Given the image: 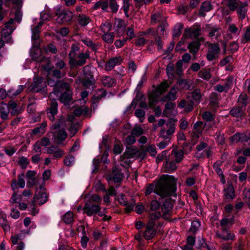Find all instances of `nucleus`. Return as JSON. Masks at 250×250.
Listing matches in <instances>:
<instances>
[{
  "label": "nucleus",
  "mask_w": 250,
  "mask_h": 250,
  "mask_svg": "<svg viewBox=\"0 0 250 250\" xmlns=\"http://www.w3.org/2000/svg\"><path fill=\"white\" fill-rule=\"evenodd\" d=\"M176 180L174 176L168 175L162 176L156 184H148L145 191V195L147 196L153 191L162 198L172 196L176 190Z\"/></svg>",
  "instance_id": "1"
},
{
  "label": "nucleus",
  "mask_w": 250,
  "mask_h": 250,
  "mask_svg": "<svg viewBox=\"0 0 250 250\" xmlns=\"http://www.w3.org/2000/svg\"><path fill=\"white\" fill-rule=\"evenodd\" d=\"M229 223V219L227 217L223 218L220 221V226L222 228L221 233L219 230H216L215 233L216 238L222 239L224 241L235 240V235L233 233L229 230V227L228 224Z\"/></svg>",
  "instance_id": "2"
},
{
  "label": "nucleus",
  "mask_w": 250,
  "mask_h": 250,
  "mask_svg": "<svg viewBox=\"0 0 250 250\" xmlns=\"http://www.w3.org/2000/svg\"><path fill=\"white\" fill-rule=\"evenodd\" d=\"M60 87L64 91L61 92L59 100L65 105H69L73 100V93L70 84L68 83L62 82Z\"/></svg>",
  "instance_id": "3"
},
{
  "label": "nucleus",
  "mask_w": 250,
  "mask_h": 250,
  "mask_svg": "<svg viewBox=\"0 0 250 250\" xmlns=\"http://www.w3.org/2000/svg\"><path fill=\"white\" fill-rule=\"evenodd\" d=\"M90 59V52L87 50L85 52H79L76 57L69 59V64L73 67H80L84 65L86 60Z\"/></svg>",
  "instance_id": "4"
},
{
  "label": "nucleus",
  "mask_w": 250,
  "mask_h": 250,
  "mask_svg": "<svg viewBox=\"0 0 250 250\" xmlns=\"http://www.w3.org/2000/svg\"><path fill=\"white\" fill-rule=\"evenodd\" d=\"M177 120L171 119L167 124L168 128L166 130L165 128H162L159 132V136L165 140H170V136L172 135L175 130V122Z\"/></svg>",
  "instance_id": "5"
},
{
  "label": "nucleus",
  "mask_w": 250,
  "mask_h": 250,
  "mask_svg": "<svg viewBox=\"0 0 250 250\" xmlns=\"http://www.w3.org/2000/svg\"><path fill=\"white\" fill-rule=\"evenodd\" d=\"M46 86L45 82L41 77H36L33 79V82L29 87L30 91L33 92H39L43 90Z\"/></svg>",
  "instance_id": "6"
},
{
  "label": "nucleus",
  "mask_w": 250,
  "mask_h": 250,
  "mask_svg": "<svg viewBox=\"0 0 250 250\" xmlns=\"http://www.w3.org/2000/svg\"><path fill=\"white\" fill-rule=\"evenodd\" d=\"M101 208L99 205L95 204L92 202H88L85 204L83 210L84 213L87 216H91L99 212Z\"/></svg>",
  "instance_id": "7"
},
{
  "label": "nucleus",
  "mask_w": 250,
  "mask_h": 250,
  "mask_svg": "<svg viewBox=\"0 0 250 250\" xmlns=\"http://www.w3.org/2000/svg\"><path fill=\"white\" fill-rule=\"evenodd\" d=\"M220 51V47L217 43H210L208 46V52L206 55L208 61H212L217 57Z\"/></svg>",
  "instance_id": "8"
},
{
  "label": "nucleus",
  "mask_w": 250,
  "mask_h": 250,
  "mask_svg": "<svg viewBox=\"0 0 250 250\" xmlns=\"http://www.w3.org/2000/svg\"><path fill=\"white\" fill-rule=\"evenodd\" d=\"M201 34V30L200 26L198 24H194L189 28L185 30L184 36L186 38H194L198 37Z\"/></svg>",
  "instance_id": "9"
},
{
  "label": "nucleus",
  "mask_w": 250,
  "mask_h": 250,
  "mask_svg": "<svg viewBox=\"0 0 250 250\" xmlns=\"http://www.w3.org/2000/svg\"><path fill=\"white\" fill-rule=\"evenodd\" d=\"M58 103L55 99L51 100L49 106L46 108L47 117L51 121L55 120V115L58 113Z\"/></svg>",
  "instance_id": "10"
},
{
  "label": "nucleus",
  "mask_w": 250,
  "mask_h": 250,
  "mask_svg": "<svg viewBox=\"0 0 250 250\" xmlns=\"http://www.w3.org/2000/svg\"><path fill=\"white\" fill-rule=\"evenodd\" d=\"M156 223L152 221H148L146 226V229L144 232V237L146 240H151L154 237L156 231L154 229Z\"/></svg>",
  "instance_id": "11"
},
{
  "label": "nucleus",
  "mask_w": 250,
  "mask_h": 250,
  "mask_svg": "<svg viewBox=\"0 0 250 250\" xmlns=\"http://www.w3.org/2000/svg\"><path fill=\"white\" fill-rule=\"evenodd\" d=\"M123 61L122 57H115L110 58L105 63L104 69L109 71L113 69L116 65H120Z\"/></svg>",
  "instance_id": "12"
},
{
  "label": "nucleus",
  "mask_w": 250,
  "mask_h": 250,
  "mask_svg": "<svg viewBox=\"0 0 250 250\" xmlns=\"http://www.w3.org/2000/svg\"><path fill=\"white\" fill-rule=\"evenodd\" d=\"M81 42L94 53H97L101 46V44L99 42H95L91 39L87 37L82 38Z\"/></svg>",
  "instance_id": "13"
},
{
  "label": "nucleus",
  "mask_w": 250,
  "mask_h": 250,
  "mask_svg": "<svg viewBox=\"0 0 250 250\" xmlns=\"http://www.w3.org/2000/svg\"><path fill=\"white\" fill-rule=\"evenodd\" d=\"M48 200V196L46 193L43 191H39L36 193L34 196L33 200L40 206L45 204Z\"/></svg>",
  "instance_id": "14"
},
{
  "label": "nucleus",
  "mask_w": 250,
  "mask_h": 250,
  "mask_svg": "<svg viewBox=\"0 0 250 250\" xmlns=\"http://www.w3.org/2000/svg\"><path fill=\"white\" fill-rule=\"evenodd\" d=\"M73 14L71 11L62 10L59 14L58 20L59 22H67L71 21Z\"/></svg>",
  "instance_id": "15"
},
{
  "label": "nucleus",
  "mask_w": 250,
  "mask_h": 250,
  "mask_svg": "<svg viewBox=\"0 0 250 250\" xmlns=\"http://www.w3.org/2000/svg\"><path fill=\"white\" fill-rule=\"evenodd\" d=\"M178 91L177 86H173L167 93L162 98V101L166 102L167 101H173L177 99L176 94Z\"/></svg>",
  "instance_id": "16"
},
{
  "label": "nucleus",
  "mask_w": 250,
  "mask_h": 250,
  "mask_svg": "<svg viewBox=\"0 0 250 250\" xmlns=\"http://www.w3.org/2000/svg\"><path fill=\"white\" fill-rule=\"evenodd\" d=\"M223 165V161L221 160L216 161L213 165V168L217 174L219 176L220 182L223 184L226 183V180L223 172L221 168V166Z\"/></svg>",
  "instance_id": "17"
},
{
  "label": "nucleus",
  "mask_w": 250,
  "mask_h": 250,
  "mask_svg": "<svg viewBox=\"0 0 250 250\" xmlns=\"http://www.w3.org/2000/svg\"><path fill=\"white\" fill-rule=\"evenodd\" d=\"M178 163L174 160L170 159L168 157L167 160L164 164V171L166 172H172L177 169Z\"/></svg>",
  "instance_id": "18"
},
{
  "label": "nucleus",
  "mask_w": 250,
  "mask_h": 250,
  "mask_svg": "<svg viewBox=\"0 0 250 250\" xmlns=\"http://www.w3.org/2000/svg\"><path fill=\"white\" fill-rule=\"evenodd\" d=\"M101 82L104 86L110 88L115 86L116 80L110 76H103L101 79Z\"/></svg>",
  "instance_id": "19"
},
{
  "label": "nucleus",
  "mask_w": 250,
  "mask_h": 250,
  "mask_svg": "<svg viewBox=\"0 0 250 250\" xmlns=\"http://www.w3.org/2000/svg\"><path fill=\"white\" fill-rule=\"evenodd\" d=\"M207 125L206 123L203 125L202 121H197L193 125V135L196 138H198L203 133L204 127Z\"/></svg>",
  "instance_id": "20"
},
{
  "label": "nucleus",
  "mask_w": 250,
  "mask_h": 250,
  "mask_svg": "<svg viewBox=\"0 0 250 250\" xmlns=\"http://www.w3.org/2000/svg\"><path fill=\"white\" fill-rule=\"evenodd\" d=\"M124 175L121 170L114 168L110 176V180H113L115 183H120L123 179Z\"/></svg>",
  "instance_id": "21"
},
{
  "label": "nucleus",
  "mask_w": 250,
  "mask_h": 250,
  "mask_svg": "<svg viewBox=\"0 0 250 250\" xmlns=\"http://www.w3.org/2000/svg\"><path fill=\"white\" fill-rule=\"evenodd\" d=\"M184 154V151L182 149H174L172 150L169 157L176 162L179 163L183 159Z\"/></svg>",
  "instance_id": "22"
},
{
  "label": "nucleus",
  "mask_w": 250,
  "mask_h": 250,
  "mask_svg": "<svg viewBox=\"0 0 250 250\" xmlns=\"http://www.w3.org/2000/svg\"><path fill=\"white\" fill-rule=\"evenodd\" d=\"M169 87V84L167 83V81H165L158 85L152 92L160 96L166 92Z\"/></svg>",
  "instance_id": "23"
},
{
  "label": "nucleus",
  "mask_w": 250,
  "mask_h": 250,
  "mask_svg": "<svg viewBox=\"0 0 250 250\" xmlns=\"http://www.w3.org/2000/svg\"><path fill=\"white\" fill-rule=\"evenodd\" d=\"M194 104V102L192 101L187 102L185 100H182L178 104V106L181 109L184 108L185 112L189 113L192 111Z\"/></svg>",
  "instance_id": "24"
},
{
  "label": "nucleus",
  "mask_w": 250,
  "mask_h": 250,
  "mask_svg": "<svg viewBox=\"0 0 250 250\" xmlns=\"http://www.w3.org/2000/svg\"><path fill=\"white\" fill-rule=\"evenodd\" d=\"M229 114L233 117L239 118L244 115L245 112L242 107L238 105L234 106L230 110Z\"/></svg>",
  "instance_id": "25"
},
{
  "label": "nucleus",
  "mask_w": 250,
  "mask_h": 250,
  "mask_svg": "<svg viewBox=\"0 0 250 250\" xmlns=\"http://www.w3.org/2000/svg\"><path fill=\"white\" fill-rule=\"evenodd\" d=\"M77 21L80 25L85 27L91 22V20L90 17L83 14H80L78 15Z\"/></svg>",
  "instance_id": "26"
},
{
  "label": "nucleus",
  "mask_w": 250,
  "mask_h": 250,
  "mask_svg": "<svg viewBox=\"0 0 250 250\" xmlns=\"http://www.w3.org/2000/svg\"><path fill=\"white\" fill-rule=\"evenodd\" d=\"M82 86L86 89H94L95 86L94 78H83L81 80Z\"/></svg>",
  "instance_id": "27"
},
{
  "label": "nucleus",
  "mask_w": 250,
  "mask_h": 250,
  "mask_svg": "<svg viewBox=\"0 0 250 250\" xmlns=\"http://www.w3.org/2000/svg\"><path fill=\"white\" fill-rule=\"evenodd\" d=\"M224 198L228 200H232L235 197V191L232 184L228 186L226 189H224Z\"/></svg>",
  "instance_id": "28"
},
{
  "label": "nucleus",
  "mask_w": 250,
  "mask_h": 250,
  "mask_svg": "<svg viewBox=\"0 0 250 250\" xmlns=\"http://www.w3.org/2000/svg\"><path fill=\"white\" fill-rule=\"evenodd\" d=\"M107 94L106 91L103 88L98 89L97 91V95L94 96L92 98L93 104H96L103 98L105 97Z\"/></svg>",
  "instance_id": "29"
},
{
  "label": "nucleus",
  "mask_w": 250,
  "mask_h": 250,
  "mask_svg": "<svg viewBox=\"0 0 250 250\" xmlns=\"http://www.w3.org/2000/svg\"><path fill=\"white\" fill-rule=\"evenodd\" d=\"M47 125L45 122H43L39 126H37L31 131V135H39L41 136L45 132V128Z\"/></svg>",
  "instance_id": "30"
},
{
  "label": "nucleus",
  "mask_w": 250,
  "mask_h": 250,
  "mask_svg": "<svg viewBox=\"0 0 250 250\" xmlns=\"http://www.w3.org/2000/svg\"><path fill=\"white\" fill-rule=\"evenodd\" d=\"M200 42L199 41H194L191 42L188 45V48L191 53L193 55L196 54L199 51L200 47Z\"/></svg>",
  "instance_id": "31"
},
{
  "label": "nucleus",
  "mask_w": 250,
  "mask_h": 250,
  "mask_svg": "<svg viewBox=\"0 0 250 250\" xmlns=\"http://www.w3.org/2000/svg\"><path fill=\"white\" fill-rule=\"evenodd\" d=\"M250 99L245 93H242L239 96L237 103L241 107H245L249 102Z\"/></svg>",
  "instance_id": "32"
},
{
  "label": "nucleus",
  "mask_w": 250,
  "mask_h": 250,
  "mask_svg": "<svg viewBox=\"0 0 250 250\" xmlns=\"http://www.w3.org/2000/svg\"><path fill=\"white\" fill-rule=\"evenodd\" d=\"M239 0H223V3L231 11H235L239 6Z\"/></svg>",
  "instance_id": "33"
},
{
  "label": "nucleus",
  "mask_w": 250,
  "mask_h": 250,
  "mask_svg": "<svg viewBox=\"0 0 250 250\" xmlns=\"http://www.w3.org/2000/svg\"><path fill=\"white\" fill-rule=\"evenodd\" d=\"M55 141L58 144L61 143L66 138L67 136V132L63 129H60L55 135Z\"/></svg>",
  "instance_id": "34"
},
{
  "label": "nucleus",
  "mask_w": 250,
  "mask_h": 250,
  "mask_svg": "<svg viewBox=\"0 0 250 250\" xmlns=\"http://www.w3.org/2000/svg\"><path fill=\"white\" fill-rule=\"evenodd\" d=\"M160 96L151 92L148 96V105L149 107L154 108L157 104L158 100Z\"/></svg>",
  "instance_id": "35"
},
{
  "label": "nucleus",
  "mask_w": 250,
  "mask_h": 250,
  "mask_svg": "<svg viewBox=\"0 0 250 250\" xmlns=\"http://www.w3.org/2000/svg\"><path fill=\"white\" fill-rule=\"evenodd\" d=\"M136 153V152L135 149L127 147L124 154L121 156V161L125 159H129L133 158Z\"/></svg>",
  "instance_id": "36"
},
{
  "label": "nucleus",
  "mask_w": 250,
  "mask_h": 250,
  "mask_svg": "<svg viewBox=\"0 0 250 250\" xmlns=\"http://www.w3.org/2000/svg\"><path fill=\"white\" fill-rule=\"evenodd\" d=\"M9 112L6 104L3 102L0 103V117L2 120H6Z\"/></svg>",
  "instance_id": "37"
},
{
  "label": "nucleus",
  "mask_w": 250,
  "mask_h": 250,
  "mask_svg": "<svg viewBox=\"0 0 250 250\" xmlns=\"http://www.w3.org/2000/svg\"><path fill=\"white\" fill-rule=\"evenodd\" d=\"M15 96L16 92H14L12 93V95L9 97V98L10 99V100L8 102L7 105V108H8L9 111L10 109L12 110L11 111V114L13 115L16 114V101L14 100V97Z\"/></svg>",
  "instance_id": "38"
},
{
  "label": "nucleus",
  "mask_w": 250,
  "mask_h": 250,
  "mask_svg": "<svg viewBox=\"0 0 250 250\" xmlns=\"http://www.w3.org/2000/svg\"><path fill=\"white\" fill-rule=\"evenodd\" d=\"M187 97L188 99L191 97L194 101H199L202 97L200 89L196 88L193 91L188 92L187 94Z\"/></svg>",
  "instance_id": "39"
},
{
  "label": "nucleus",
  "mask_w": 250,
  "mask_h": 250,
  "mask_svg": "<svg viewBox=\"0 0 250 250\" xmlns=\"http://www.w3.org/2000/svg\"><path fill=\"white\" fill-rule=\"evenodd\" d=\"M22 0H17V23H20L22 20V12L21 9L22 6Z\"/></svg>",
  "instance_id": "40"
},
{
  "label": "nucleus",
  "mask_w": 250,
  "mask_h": 250,
  "mask_svg": "<svg viewBox=\"0 0 250 250\" xmlns=\"http://www.w3.org/2000/svg\"><path fill=\"white\" fill-rule=\"evenodd\" d=\"M198 76L204 80L208 81L211 77L210 69H203L198 73Z\"/></svg>",
  "instance_id": "41"
},
{
  "label": "nucleus",
  "mask_w": 250,
  "mask_h": 250,
  "mask_svg": "<svg viewBox=\"0 0 250 250\" xmlns=\"http://www.w3.org/2000/svg\"><path fill=\"white\" fill-rule=\"evenodd\" d=\"M240 42L242 44L250 42V26L246 27L244 34L240 40Z\"/></svg>",
  "instance_id": "42"
},
{
  "label": "nucleus",
  "mask_w": 250,
  "mask_h": 250,
  "mask_svg": "<svg viewBox=\"0 0 250 250\" xmlns=\"http://www.w3.org/2000/svg\"><path fill=\"white\" fill-rule=\"evenodd\" d=\"M115 38V34L113 32L104 34L102 36L103 40L107 43H112Z\"/></svg>",
  "instance_id": "43"
},
{
  "label": "nucleus",
  "mask_w": 250,
  "mask_h": 250,
  "mask_svg": "<svg viewBox=\"0 0 250 250\" xmlns=\"http://www.w3.org/2000/svg\"><path fill=\"white\" fill-rule=\"evenodd\" d=\"M63 222L66 224H70L74 221V214L72 211H69L63 216Z\"/></svg>",
  "instance_id": "44"
},
{
  "label": "nucleus",
  "mask_w": 250,
  "mask_h": 250,
  "mask_svg": "<svg viewBox=\"0 0 250 250\" xmlns=\"http://www.w3.org/2000/svg\"><path fill=\"white\" fill-rule=\"evenodd\" d=\"M13 31V29L11 25H9L8 24H5L1 32V36L4 38L8 37L11 35Z\"/></svg>",
  "instance_id": "45"
},
{
  "label": "nucleus",
  "mask_w": 250,
  "mask_h": 250,
  "mask_svg": "<svg viewBox=\"0 0 250 250\" xmlns=\"http://www.w3.org/2000/svg\"><path fill=\"white\" fill-rule=\"evenodd\" d=\"M25 236V233H20L17 235V250H23L25 245L22 241L18 242V240H21Z\"/></svg>",
  "instance_id": "46"
},
{
  "label": "nucleus",
  "mask_w": 250,
  "mask_h": 250,
  "mask_svg": "<svg viewBox=\"0 0 250 250\" xmlns=\"http://www.w3.org/2000/svg\"><path fill=\"white\" fill-rule=\"evenodd\" d=\"M91 66L87 65L84 66L83 68V71L84 78H94L93 72L91 71Z\"/></svg>",
  "instance_id": "47"
},
{
  "label": "nucleus",
  "mask_w": 250,
  "mask_h": 250,
  "mask_svg": "<svg viewBox=\"0 0 250 250\" xmlns=\"http://www.w3.org/2000/svg\"><path fill=\"white\" fill-rule=\"evenodd\" d=\"M80 50V47L78 45L75 44H72L71 47V50L68 54L69 60L76 57L77 52H79Z\"/></svg>",
  "instance_id": "48"
},
{
  "label": "nucleus",
  "mask_w": 250,
  "mask_h": 250,
  "mask_svg": "<svg viewBox=\"0 0 250 250\" xmlns=\"http://www.w3.org/2000/svg\"><path fill=\"white\" fill-rule=\"evenodd\" d=\"M65 120L62 116L60 117L58 119L51 125L52 129H59L65 123Z\"/></svg>",
  "instance_id": "49"
},
{
  "label": "nucleus",
  "mask_w": 250,
  "mask_h": 250,
  "mask_svg": "<svg viewBox=\"0 0 250 250\" xmlns=\"http://www.w3.org/2000/svg\"><path fill=\"white\" fill-rule=\"evenodd\" d=\"M202 119L207 121L211 122L214 121V115L210 111H205L202 114Z\"/></svg>",
  "instance_id": "50"
},
{
  "label": "nucleus",
  "mask_w": 250,
  "mask_h": 250,
  "mask_svg": "<svg viewBox=\"0 0 250 250\" xmlns=\"http://www.w3.org/2000/svg\"><path fill=\"white\" fill-rule=\"evenodd\" d=\"M183 28V25L182 23H179L176 24L173 29V37L174 38L178 37L181 34V30Z\"/></svg>",
  "instance_id": "51"
},
{
  "label": "nucleus",
  "mask_w": 250,
  "mask_h": 250,
  "mask_svg": "<svg viewBox=\"0 0 250 250\" xmlns=\"http://www.w3.org/2000/svg\"><path fill=\"white\" fill-rule=\"evenodd\" d=\"M135 205V201L134 199H132L130 202H127L126 205H124L123 206L125 207V213H128L132 211L134 208Z\"/></svg>",
  "instance_id": "52"
},
{
  "label": "nucleus",
  "mask_w": 250,
  "mask_h": 250,
  "mask_svg": "<svg viewBox=\"0 0 250 250\" xmlns=\"http://www.w3.org/2000/svg\"><path fill=\"white\" fill-rule=\"evenodd\" d=\"M108 6L113 13L117 12L119 9V5L117 4L116 0H109Z\"/></svg>",
  "instance_id": "53"
},
{
  "label": "nucleus",
  "mask_w": 250,
  "mask_h": 250,
  "mask_svg": "<svg viewBox=\"0 0 250 250\" xmlns=\"http://www.w3.org/2000/svg\"><path fill=\"white\" fill-rule=\"evenodd\" d=\"M111 24L108 22L103 23L100 26L102 32L104 34L109 33V32L111 30Z\"/></svg>",
  "instance_id": "54"
},
{
  "label": "nucleus",
  "mask_w": 250,
  "mask_h": 250,
  "mask_svg": "<svg viewBox=\"0 0 250 250\" xmlns=\"http://www.w3.org/2000/svg\"><path fill=\"white\" fill-rule=\"evenodd\" d=\"M131 133L135 137H138L144 133V130L140 126L134 127L131 130Z\"/></svg>",
  "instance_id": "55"
},
{
  "label": "nucleus",
  "mask_w": 250,
  "mask_h": 250,
  "mask_svg": "<svg viewBox=\"0 0 250 250\" xmlns=\"http://www.w3.org/2000/svg\"><path fill=\"white\" fill-rule=\"evenodd\" d=\"M80 128L78 124H72L68 129L71 137L74 136L78 132Z\"/></svg>",
  "instance_id": "56"
},
{
  "label": "nucleus",
  "mask_w": 250,
  "mask_h": 250,
  "mask_svg": "<svg viewBox=\"0 0 250 250\" xmlns=\"http://www.w3.org/2000/svg\"><path fill=\"white\" fill-rule=\"evenodd\" d=\"M175 107V104L171 102L167 103L165 105V108L164 110L163 115H166L167 113H170V112L174 109Z\"/></svg>",
  "instance_id": "57"
},
{
  "label": "nucleus",
  "mask_w": 250,
  "mask_h": 250,
  "mask_svg": "<svg viewBox=\"0 0 250 250\" xmlns=\"http://www.w3.org/2000/svg\"><path fill=\"white\" fill-rule=\"evenodd\" d=\"M29 163V161L25 157H22L20 158L18 161V164L20 166L21 168L25 169Z\"/></svg>",
  "instance_id": "58"
},
{
  "label": "nucleus",
  "mask_w": 250,
  "mask_h": 250,
  "mask_svg": "<svg viewBox=\"0 0 250 250\" xmlns=\"http://www.w3.org/2000/svg\"><path fill=\"white\" fill-rule=\"evenodd\" d=\"M64 155V151L59 148L58 146L56 147V150L53 154V158L56 159L62 158Z\"/></svg>",
  "instance_id": "59"
},
{
  "label": "nucleus",
  "mask_w": 250,
  "mask_h": 250,
  "mask_svg": "<svg viewBox=\"0 0 250 250\" xmlns=\"http://www.w3.org/2000/svg\"><path fill=\"white\" fill-rule=\"evenodd\" d=\"M44 50L46 52H50L52 54H56L57 53V49L56 46L52 43H49L45 47Z\"/></svg>",
  "instance_id": "60"
},
{
  "label": "nucleus",
  "mask_w": 250,
  "mask_h": 250,
  "mask_svg": "<svg viewBox=\"0 0 250 250\" xmlns=\"http://www.w3.org/2000/svg\"><path fill=\"white\" fill-rule=\"evenodd\" d=\"M212 9V5L208 1H205L202 4L201 9L205 12L209 11Z\"/></svg>",
  "instance_id": "61"
},
{
  "label": "nucleus",
  "mask_w": 250,
  "mask_h": 250,
  "mask_svg": "<svg viewBox=\"0 0 250 250\" xmlns=\"http://www.w3.org/2000/svg\"><path fill=\"white\" fill-rule=\"evenodd\" d=\"M218 95L217 93L213 92L209 98V103L211 105H215L218 104Z\"/></svg>",
  "instance_id": "62"
},
{
  "label": "nucleus",
  "mask_w": 250,
  "mask_h": 250,
  "mask_svg": "<svg viewBox=\"0 0 250 250\" xmlns=\"http://www.w3.org/2000/svg\"><path fill=\"white\" fill-rule=\"evenodd\" d=\"M154 44L157 45V49L158 50H162L163 47V42L161 37L159 36H156L155 37V42Z\"/></svg>",
  "instance_id": "63"
},
{
  "label": "nucleus",
  "mask_w": 250,
  "mask_h": 250,
  "mask_svg": "<svg viewBox=\"0 0 250 250\" xmlns=\"http://www.w3.org/2000/svg\"><path fill=\"white\" fill-rule=\"evenodd\" d=\"M74 161V157L72 155L66 156L64 160V164L68 167H70L73 165Z\"/></svg>",
  "instance_id": "64"
}]
</instances>
